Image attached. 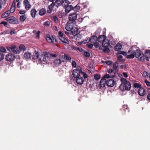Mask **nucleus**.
Listing matches in <instances>:
<instances>
[{"label":"nucleus","instance_id":"nucleus-15","mask_svg":"<svg viewBox=\"0 0 150 150\" xmlns=\"http://www.w3.org/2000/svg\"><path fill=\"white\" fill-rule=\"evenodd\" d=\"M134 51H129L127 57L128 58H133L134 57Z\"/></svg>","mask_w":150,"mask_h":150},{"label":"nucleus","instance_id":"nucleus-35","mask_svg":"<svg viewBox=\"0 0 150 150\" xmlns=\"http://www.w3.org/2000/svg\"><path fill=\"white\" fill-rule=\"evenodd\" d=\"M80 8V6L79 4L75 6L74 7H73V10H74V11H78Z\"/></svg>","mask_w":150,"mask_h":150},{"label":"nucleus","instance_id":"nucleus-52","mask_svg":"<svg viewBox=\"0 0 150 150\" xmlns=\"http://www.w3.org/2000/svg\"><path fill=\"white\" fill-rule=\"evenodd\" d=\"M105 63L108 65H110L112 64V62L111 61H107L105 62Z\"/></svg>","mask_w":150,"mask_h":150},{"label":"nucleus","instance_id":"nucleus-49","mask_svg":"<svg viewBox=\"0 0 150 150\" xmlns=\"http://www.w3.org/2000/svg\"><path fill=\"white\" fill-rule=\"evenodd\" d=\"M72 66L74 67H76V63L74 61H72Z\"/></svg>","mask_w":150,"mask_h":150},{"label":"nucleus","instance_id":"nucleus-11","mask_svg":"<svg viewBox=\"0 0 150 150\" xmlns=\"http://www.w3.org/2000/svg\"><path fill=\"white\" fill-rule=\"evenodd\" d=\"M6 20L11 23H18V21L14 16H11L7 18Z\"/></svg>","mask_w":150,"mask_h":150},{"label":"nucleus","instance_id":"nucleus-29","mask_svg":"<svg viewBox=\"0 0 150 150\" xmlns=\"http://www.w3.org/2000/svg\"><path fill=\"white\" fill-rule=\"evenodd\" d=\"M10 12L9 11H6L1 15V17L2 18H5L8 16L10 14Z\"/></svg>","mask_w":150,"mask_h":150},{"label":"nucleus","instance_id":"nucleus-13","mask_svg":"<svg viewBox=\"0 0 150 150\" xmlns=\"http://www.w3.org/2000/svg\"><path fill=\"white\" fill-rule=\"evenodd\" d=\"M76 83L78 84L82 85L84 81V79L81 76L76 78Z\"/></svg>","mask_w":150,"mask_h":150},{"label":"nucleus","instance_id":"nucleus-34","mask_svg":"<svg viewBox=\"0 0 150 150\" xmlns=\"http://www.w3.org/2000/svg\"><path fill=\"white\" fill-rule=\"evenodd\" d=\"M118 66V64L117 62H115L113 64V69L115 71H117V67Z\"/></svg>","mask_w":150,"mask_h":150},{"label":"nucleus","instance_id":"nucleus-14","mask_svg":"<svg viewBox=\"0 0 150 150\" xmlns=\"http://www.w3.org/2000/svg\"><path fill=\"white\" fill-rule=\"evenodd\" d=\"M115 83L114 81L112 79H109L107 81L106 84L107 85L110 87H112Z\"/></svg>","mask_w":150,"mask_h":150},{"label":"nucleus","instance_id":"nucleus-21","mask_svg":"<svg viewBox=\"0 0 150 150\" xmlns=\"http://www.w3.org/2000/svg\"><path fill=\"white\" fill-rule=\"evenodd\" d=\"M107 81L104 79H102L100 82V85L101 87H103L105 86L106 84Z\"/></svg>","mask_w":150,"mask_h":150},{"label":"nucleus","instance_id":"nucleus-58","mask_svg":"<svg viewBox=\"0 0 150 150\" xmlns=\"http://www.w3.org/2000/svg\"><path fill=\"white\" fill-rule=\"evenodd\" d=\"M123 76L126 78H127L128 77V75L127 74L125 73H123Z\"/></svg>","mask_w":150,"mask_h":150},{"label":"nucleus","instance_id":"nucleus-8","mask_svg":"<svg viewBox=\"0 0 150 150\" xmlns=\"http://www.w3.org/2000/svg\"><path fill=\"white\" fill-rule=\"evenodd\" d=\"M58 35L59 36V39L62 42L65 43H69V41L67 38L64 37V35L61 31H59L58 32Z\"/></svg>","mask_w":150,"mask_h":150},{"label":"nucleus","instance_id":"nucleus-59","mask_svg":"<svg viewBox=\"0 0 150 150\" xmlns=\"http://www.w3.org/2000/svg\"><path fill=\"white\" fill-rule=\"evenodd\" d=\"M90 41V39H86L85 41H83L84 43H87Z\"/></svg>","mask_w":150,"mask_h":150},{"label":"nucleus","instance_id":"nucleus-47","mask_svg":"<svg viewBox=\"0 0 150 150\" xmlns=\"http://www.w3.org/2000/svg\"><path fill=\"white\" fill-rule=\"evenodd\" d=\"M94 78L96 80H98L100 78V76L98 74H96L95 75Z\"/></svg>","mask_w":150,"mask_h":150},{"label":"nucleus","instance_id":"nucleus-56","mask_svg":"<svg viewBox=\"0 0 150 150\" xmlns=\"http://www.w3.org/2000/svg\"><path fill=\"white\" fill-rule=\"evenodd\" d=\"M16 33V32L14 31L13 30H11L10 32V33L11 35H12L13 34H15Z\"/></svg>","mask_w":150,"mask_h":150},{"label":"nucleus","instance_id":"nucleus-51","mask_svg":"<svg viewBox=\"0 0 150 150\" xmlns=\"http://www.w3.org/2000/svg\"><path fill=\"white\" fill-rule=\"evenodd\" d=\"M26 11L24 10H20L19 11V13L21 14H23L25 13Z\"/></svg>","mask_w":150,"mask_h":150},{"label":"nucleus","instance_id":"nucleus-30","mask_svg":"<svg viewBox=\"0 0 150 150\" xmlns=\"http://www.w3.org/2000/svg\"><path fill=\"white\" fill-rule=\"evenodd\" d=\"M36 12L37 11L35 9H33L31 10V15L32 17L33 18H35V16Z\"/></svg>","mask_w":150,"mask_h":150},{"label":"nucleus","instance_id":"nucleus-62","mask_svg":"<svg viewBox=\"0 0 150 150\" xmlns=\"http://www.w3.org/2000/svg\"><path fill=\"white\" fill-rule=\"evenodd\" d=\"M77 49L80 52H82L83 51V49L81 48L78 47Z\"/></svg>","mask_w":150,"mask_h":150},{"label":"nucleus","instance_id":"nucleus-57","mask_svg":"<svg viewBox=\"0 0 150 150\" xmlns=\"http://www.w3.org/2000/svg\"><path fill=\"white\" fill-rule=\"evenodd\" d=\"M120 54H121L124 56H126L128 54H127L126 52H122L121 53H120Z\"/></svg>","mask_w":150,"mask_h":150},{"label":"nucleus","instance_id":"nucleus-60","mask_svg":"<svg viewBox=\"0 0 150 150\" xmlns=\"http://www.w3.org/2000/svg\"><path fill=\"white\" fill-rule=\"evenodd\" d=\"M88 47L90 48H92L93 47V45L92 44H88Z\"/></svg>","mask_w":150,"mask_h":150},{"label":"nucleus","instance_id":"nucleus-32","mask_svg":"<svg viewBox=\"0 0 150 150\" xmlns=\"http://www.w3.org/2000/svg\"><path fill=\"white\" fill-rule=\"evenodd\" d=\"M26 18V15H22L20 16V20L22 22L24 21Z\"/></svg>","mask_w":150,"mask_h":150},{"label":"nucleus","instance_id":"nucleus-23","mask_svg":"<svg viewBox=\"0 0 150 150\" xmlns=\"http://www.w3.org/2000/svg\"><path fill=\"white\" fill-rule=\"evenodd\" d=\"M138 93L139 95L142 96H143L145 94L144 89L142 87L139 89Z\"/></svg>","mask_w":150,"mask_h":150},{"label":"nucleus","instance_id":"nucleus-1","mask_svg":"<svg viewBox=\"0 0 150 150\" xmlns=\"http://www.w3.org/2000/svg\"><path fill=\"white\" fill-rule=\"evenodd\" d=\"M7 50L11 52H13L15 54H18L21 50H25L26 49L25 46L23 44H21L19 46L20 50L17 48L16 46L14 45H11L7 47Z\"/></svg>","mask_w":150,"mask_h":150},{"label":"nucleus","instance_id":"nucleus-26","mask_svg":"<svg viewBox=\"0 0 150 150\" xmlns=\"http://www.w3.org/2000/svg\"><path fill=\"white\" fill-rule=\"evenodd\" d=\"M32 56L31 53L28 52H25L24 54V57L26 59H30Z\"/></svg>","mask_w":150,"mask_h":150},{"label":"nucleus","instance_id":"nucleus-17","mask_svg":"<svg viewBox=\"0 0 150 150\" xmlns=\"http://www.w3.org/2000/svg\"><path fill=\"white\" fill-rule=\"evenodd\" d=\"M46 40L49 43L53 42L54 40V38L52 36H51L49 34H47Z\"/></svg>","mask_w":150,"mask_h":150},{"label":"nucleus","instance_id":"nucleus-53","mask_svg":"<svg viewBox=\"0 0 150 150\" xmlns=\"http://www.w3.org/2000/svg\"><path fill=\"white\" fill-rule=\"evenodd\" d=\"M149 74L146 71H144L143 73V75L145 77H146V76H148Z\"/></svg>","mask_w":150,"mask_h":150},{"label":"nucleus","instance_id":"nucleus-25","mask_svg":"<svg viewBox=\"0 0 150 150\" xmlns=\"http://www.w3.org/2000/svg\"><path fill=\"white\" fill-rule=\"evenodd\" d=\"M98 40V38L96 36H93L91 37L90 39V42L92 43H94Z\"/></svg>","mask_w":150,"mask_h":150},{"label":"nucleus","instance_id":"nucleus-61","mask_svg":"<svg viewBox=\"0 0 150 150\" xmlns=\"http://www.w3.org/2000/svg\"><path fill=\"white\" fill-rule=\"evenodd\" d=\"M21 5V3L20 2H18V3L17 4V7L18 8H20V5Z\"/></svg>","mask_w":150,"mask_h":150},{"label":"nucleus","instance_id":"nucleus-3","mask_svg":"<svg viewBox=\"0 0 150 150\" xmlns=\"http://www.w3.org/2000/svg\"><path fill=\"white\" fill-rule=\"evenodd\" d=\"M56 56V54H47L46 55L42 54L38 57V60L41 62H46L47 60L51 59L52 57H55Z\"/></svg>","mask_w":150,"mask_h":150},{"label":"nucleus","instance_id":"nucleus-18","mask_svg":"<svg viewBox=\"0 0 150 150\" xmlns=\"http://www.w3.org/2000/svg\"><path fill=\"white\" fill-rule=\"evenodd\" d=\"M106 37L105 35H100L98 38V40L99 42H104L105 40H106Z\"/></svg>","mask_w":150,"mask_h":150},{"label":"nucleus","instance_id":"nucleus-31","mask_svg":"<svg viewBox=\"0 0 150 150\" xmlns=\"http://www.w3.org/2000/svg\"><path fill=\"white\" fill-rule=\"evenodd\" d=\"M46 13V10L44 8L40 9L39 11V14L41 16L44 15Z\"/></svg>","mask_w":150,"mask_h":150},{"label":"nucleus","instance_id":"nucleus-55","mask_svg":"<svg viewBox=\"0 0 150 150\" xmlns=\"http://www.w3.org/2000/svg\"><path fill=\"white\" fill-rule=\"evenodd\" d=\"M40 31H38V32L35 35L36 36L37 38H39L40 35Z\"/></svg>","mask_w":150,"mask_h":150},{"label":"nucleus","instance_id":"nucleus-4","mask_svg":"<svg viewBox=\"0 0 150 150\" xmlns=\"http://www.w3.org/2000/svg\"><path fill=\"white\" fill-rule=\"evenodd\" d=\"M110 44L109 40L108 39L104 41V42L102 43V47L101 46H100L99 49H103V51L105 52H108L110 51L108 47Z\"/></svg>","mask_w":150,"mask_h":150},{"label":"nucleus","instance_id":"nucleus-37","mask_svg":"<svg viewBox=\"0 0 150 150\" xmlns=\"http://www.w3.org/2000/svg\"><path fill=\"white\" fill-rule=\"evenodd\" d=\"M134 86L136 88H141V85L138 83H135L134 84Z\"/></svg>","mask_w":150,"mask_h":150},{"label":"nucleus","instance_id":"nucleus-38","mask_svg":"<svg viewBox=\"0 0 150 150\" xmlns=\"http://www.w3.org/2000/svg\"><path fill=\"white\" fill-rule=\"evenodd\" d=\"M93 44L94 45L96 48H98L100 44H99L98 42L97 41V40Z\"/></svg>","mask_w":150,"mask_h":150},{"label":"nucleus","instance_id":"nucleus-39","mask_svg":"<svg viewBox=\"0 0 150 150\" xmlns=\"http://www.w3.org/2000/svg\"><path fill=\"white\" fill-rule=\"evenodd\" d=\"M83 76L84 79L86 78H87L88 76L86 74L85 72H82L81 74V76Z\"/></svg>","mask_w":150,"mask_h":150},{"label":"nucleus","instance_id":"nucleus-50","mask_svg":"<svg viewBox=\"0 0 150 150\" xmlns=\"http://www.w3.org/2000/svg\"><path fill=\"white\" fill-rule=\"evenodd\" d=\"M144 82L147 86H150V82L146 80H145Z\"/></svg>","mask_w":150,"mask_h":150},{"label":"nucleus","instance_id":"nucleus-9","mask_svg":"<svg viewBox=\"0 0 150 150\" xmlns=\"http://www.w3.org/2000/svg\"><path fill=\"white\" fill-rule=\"evenodd\" d=\"M75 24V23H73L71 21H68L66 25L65 29L68 31H71L73 29Z\"/></svg>","mask_w":150,"mask_h":150},{"label":"nucleus","instance_id":"nucleus-41","mask_svg":"<svg viewBox=\"0 0 150 150\" xmlns=\"http://www.w3.org/2000/svg\"><path fill=\"white\" fill-rule=\"evenodd\" d=\"M84 55L87 57H88L90 56V54L89 53L87 52H85L83 53Z\"/></svg>","mask_w":150,"mask_h":150},{"label":"nucleus","instance_id":"nucleus-33","mask_svg":"<svg viewBox=\"0 0 150 150\" xmlns=\"http://www.w3.org/2000/svg\"><path fill=\"white\" fill-rule=\"evenodd\" d=\"M39 56L38 53L37 52L35 51V53L33 57V59H38V57Z\"/></svg>","mask_w":150,"mask_h":150},{"label":"nucleus","instance_id":"nucleus-54","mask_svg":"<svg viewBox=\"0 0 150 150\" xmlns=\"http://www.w3.org/2000/svg\"><path fill=\"white\" fill-rule=\"evenodd\" d=\"M1 24H4L5 26L6 25L8 24L5 21L1 22Z\"/></svg>","mask_w":150,"mask_h":150},{"label":"nucleus","instance_id":"nucleus-63","mask_svg":"<svg viewBox=\"0 0 150 150\" xmlns=\"http://www.w3.org/2000/svg\"><path fill=\"white\" fill-rule=\"evenodd\" d=\"M147 98L148 100H150V92L149 93L147 96Z\"/></svg>","mask_w":150,"mask_h":150},{"label":"nucleus","instance_id":"nucleus-45","mask_svg":"<svg viewBox=\"0 0 150 150\" xmlns=\"http://www.w3.org/2000/svg\"><path fill=\"white\" fill-rule=\"evenodd\" d=\"M4 54L0 53V61L3 60L4 59Z\"/></svg>","mask_w":150,"mask_h":150},{"label":"nucleus","instance_id":"nucleus-5","mask_svg":"<svg viewBox=\"0 0 150 150\" xmlns=\"http://www.w3.org/2000/svg\"><path fill=\"white\" fill-rule=\"evenodd\" d=\"M134 56L140 61H143L144 59V54L139 50L137 49L134 52Z\"/></svg>","mask_w":150,"mask_h":150},{"label":"nucleus","instance_id":"nucleus-46","mask_svg":"<svg viewBox=\"0 0 150 150\" xmlns=\"http://www.w3.org/2000/svg\"><path fill=\"white\" fill-rule=\"evenodd\" d=\"M50 22L49 21H47L45 22L44 23V25L46 26H49L50 25Z\"/></svg>","mask_w":150,"mask_h":150},{"label":"nucleus","instance_id":"nucleus-27","mask_svg":"<svg viewBox=\"0 0 150 150\" xmlns=\"http://www.w3.org/2000/svg\"><path fill=\"white\" fill-rule=\"evenodd\" d=\"M56 2V1H55V3H54L53 2H52V3L50 5L48 6L50 10V12H49L48 11H47V12L48 13L51 12V11L52 10V9L53 8V7L54 5H55V3Z\"/></svg>","mask_w":150,"mask_h":150},{"label":"nucleus","instance_id":"nucleus-43","mask_svg":"<svg viewBox=\"0 0 150 150\" xmlns=\"http://www.w3.org/2000/svg\"><path fill=\"white\" fill-rule=\"evenodd\" d=\"M51 17L52 19L54 21H56V16L55 15H54V14H52L51 15Z\"/></svg>","mask_w":150,"mask_h":150},{"label":"nucleus","instance_id":"nucleus-48","mask_svg":"<svg viewBox=\"0 0 150 150\" xmlns=\"http://www.w3.org/2000/svg\"><path fill=\"white\" fill-rule=\"evenodd\" d=\"M62 1V0H57V4H58L59 6H60L61 5Z\"/></svg>","mask_w":150,"mask_h":150},{"label":"nucleus","instance_id":"nucleus-40","mask_svg":"<svg viewBox=\"0 0 150 150\" xmlns=\"http://www.w3.org/2000/svg\"><path fill=\"white\" fill-rule=\"evenodd\" d=\"M0 51L1 52H6V50L5 48L2 47H0Z\"/></svg>","mask_w":150,"mask_h":150},{"label":"nucleus","instance_id":"nucleus-2","mask_svg":"<svg viewBox=\"0 0 150 150\" xmlns=\"http://www.w3.org/2000/svg\"><path fill=\"white\" fill-rule=\"evenodd\" d=\"M121 83L120 86V89L122 91L129 90L131 88V85L129 81L124 78L121 79Z\"/></svg>","mask_w":150,"mask_h":150},{"label":"nucleus","instance_id":"nucleus-6","mask_svg":"<svg viewBox=\"0 0 150 150\" xmlns=\"http://www.w3.org/2000/svg\"><path fill=\"white\" fill-rule=\"evenodd\" d=\"M64 56L63 58V55L61 56L60 57V59H57V64H60L62 62H64V59L70 61L71 60V58L69 55L66 54H64Z\"/></svg>","mask_w":150,"mask_h":150},{"label":"nucleus","instance_id":"nucleus-44","mask_svg":"<svg viewBox=\"0 0 150 150\" xmlns=\"http://www.w3.org/2000/svg\"><path fill=\"white\" fill-rule=\"evenodd\" d=\"M27 68L26 66V65H21L20 67V69L22 70H25Z\"/></svg>","mask_w":150,"mask_h":150},{"label":"nucleus","instance_id":"nucleus-36","mask_svg":"<svg viewBox=\"0 0 150 150\" xmlns=\"http://www.w3.org/2000/svg\"><path fill=\"white\" fill-rule=\"evenodd\" d=\"M146 57H150V50H147L145 52Z\"/></svg>","mask_w":150,"mask_h":150},{"label":"nucleus","instance_id":"nucleus-19","mask_svg":"<svg viewBox=\"0 0 150 150\" xmlns=\"http://www.w3.org/2000/svg\"><path fill=\"white\" fill-rule=\"evenodd\" d=\"M15 5H16V2L15 0H14L12 4L11 7L9 11L10 13H13L15 9Z\"/></svg>","mask_w":150,"mask_h":150},{"label":"nucleus","instance_id":"nucleus-20","mask_svg":"<svg viewBox=\"0 0 150 150\" xmlns=\"http://www.w3.org/2000/svg\"><path fill=\"white\" fill-rule=\"evenodd\" d=\"M73 7L71 5H69L65 8V11L66 13H68L71 10H73Z\"/></svg>","mask_w":150,"mask_h":150},{"label":"nucleus","instance_id":"nucleus-42","mask_svg":"<svg viewBox=\"0 0 150 150\" xmlns=\"http://www.w3.org/2000/svg\"><path fill=\"white\" fill-rule=\"evenodd\" d=\"M110 77V76L108 74H106L104 75L103 79H104L105 80H107V79H108Z\"/></svg>","mask_w":150,"mask_h":150},{"label":"nucleus","instance_id":"nucleus-24","mask_svg":"<svg viewBox=\"0 0 150 150\" xmlns=\"http://www.w3.org/2000/svg\"><path fill=\"white\" fill-rule=\"evenodd\" d=\"M118 61L119 62H123L125 61L124 59L123 58L122 56L120 53L117 54Z\"/></svg>","mask_w":150,"mask_h":150},{"label":"nucleus","instance_id":"nucleus-28","mask_svg":"<svg viewBox=\"0 0 150 150\" xmlns=\"http://www.w3.org/2000/svg\"><path fill=\"white\" fill-rule=\"evenodd\" d=\"M122 47V45L120 44H117L115 48V50L116 51H118L120 50Z\"/></svg>","mask_w":150,"mask_h":150},{"label":"nucleus","instance_id":"nucleus-12","mask_svg":"<svg viewBox=\"0 0 150 150\" xmlns=\"http://www.w3.org/2000/svg\"><path fill=\"white\" fill-rule=\"evenodd\" d=\"M15 58V56L11 53L8 54L5 57L6 60L9 62L13 61L14 59Z\"/></svg>","mask_w":150,"mask_h":150},{"label":"nucleus","instance_id":"nucleus-64","mask_svg":"<svg viewBox=\"0 0 150 150\" xmlns=\"http://www.w3.org/2000/svg\"><path fill=\"white\" fill-rule=\"evenodd\" d=\"M113 72V70L112 69H110L108 71V72L109 73H111Z\"/></svg>","mask_w":150,"mask_h":150},{"label":"nucleus","instance_id":"nucleus-7","mask_svg":"<svg viewBox=\"0 0 150 150\" xmlns=\"http://www.w3.org/2000/svg\"><path fill=\"white\" fill-rule=\"evenodd\" d=\"M81 68L80 67H78L77 69L73 71V75L74 77L76 78L81 76L82 72Z\"/></svg>","mask_w":150,"mask_h":150},{"label":"nucleus","instance_id":"nucleus-10","mask_svg":"<svg viewBox=\"0 0 150 150\" xmlns=\"http://www.w3.org/2000/svg\"><path fill=\"white\" fill-rule=\"evenodd\" d=\"M77 14L76 13H73L70 14L69 16V21H71L73 23H75V20L77 18Z\"/></svg>","mask_w":150,"mask_h":150},{"label":"nucleus","instance_id":"nucleus-16","mask_svg":"<svg viewBox=\"0 0 150 150\" xmlns=\"http://www.w3.org/2000/svg\"><path fill=\"white\" fill-rule=\"evenodd\" d=\"M23 4L25 6V8L27 10H28L31 7L29 2L28 0H25L23 1Z\"/></svg>","mask_w":150,"mask_h":150},{"label":"nucleus","instance_id":"nucleus-22","mask_svg":"<svg viewBox=\"0 0 150 150\" xmlns=\"http://www.w3.org/2000/svg\"><path fill=\"white\" fill-rule=\"evenodd\" d=\"M70 4V2L68 0L62 1L61 5L65 8Z\"/></svg>","mask_w":150,"mask_h":150}]
</instances>
